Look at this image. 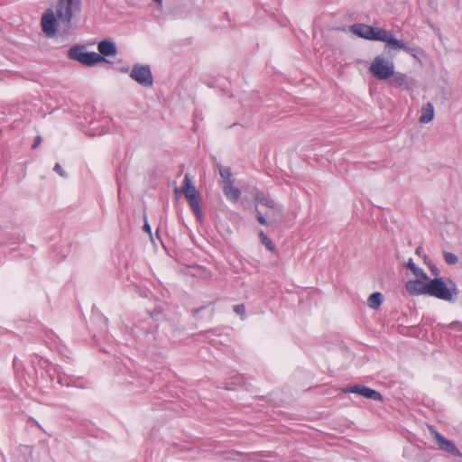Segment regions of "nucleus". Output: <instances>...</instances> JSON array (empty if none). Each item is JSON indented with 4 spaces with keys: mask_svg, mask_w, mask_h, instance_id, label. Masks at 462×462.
<instances>
[{
    "mask_svg": "<svg viewBox=\"0 0 462 462\" xmlns=\"http://www.w3.org/2000/svg\"><path fill=\"white\" fill-rule=\"evenodd\" d=\"M408 49L410 51H404L406 53L411 55L412 57L414 58H417V49L416 48H413V47H411L410 45H408Z\"/></svg>",
    "mask_w": 462,
    "mask_h": 462,
    "instance_id": "obj_30",
    "label": "nucleus"
},
{
    "mask_svg": "<svg viewBox=\"0 0 462 462\" xmlns=\"http://www.w3.org/2000/svg\"><path fill=\"white\" fill-rule=\"evenodd\" d=\"M426 289L427 295L448 302H455L459 292L455 282L449 280L446 283L441 277L430 279Z\"/></svg>",
    "mask_w": 462,
    "mask_h": 462,
    "instance_id": "obj_1",
    "label": "nucleus"
},
{
    "mask_svg": "<svg viewBox=\"0 0 462 462\" xmlns=\"http://www.w3.org/2000/svg\"><path fill=\"white\" fill-rule=\"evenodd\" d=\"M411 450L416 453V459L413 462H429V459L424 457L423 453L420 450V448L415 447H408L404 448L403 454L407 456V453Z\"/></svg>",
    "mask_w": 462,
    "mask_h": 462,
    "instance_id": "obj_22",
    "label": "nucleus"
},
{
    "mask_svg": "<svg viewBox=\"0 0 462 462\" xmlns=\"http://www.w3.org/2000/svg\"><path fill=\"white\" fill-rule=\"evenodd\" d=\"M42 28L49 37L53 36L56 32V18L51 9L47 10L42 17Z\"/></svg>",
    "mask_w": 462,
    "mask_h": 462,
    "instance_id": "obj_14",
    "label": "nucleus"
},
{
    "mask_svg": "<svg viewBox=\"0 0 462 462\" xmlns=\"http://www.w3.org/2000/svg\"><path fill=\"white\" fill-rule=\"evenodd\" d=\"M143 230H144L145 232H147L148 234H150V235L152 234L151 226H150V225L148 224V222H147V221H145V223H144V225H143Z\"/></svg>",
    "mask_w": 462,
    "mask_h": 462,
    "instance_id": "obj_33",
    "label": "nucleus"
},
{
    "mask_svg": "<svg viewBox=\"0 0 462 462\" xmlns=\"http://www.w3.org/2000/svg\"><path fill=\"white\" fill-rule=\"evenodd\" d=\"M69 60H76L86 66H94L106 60L104 57L95 51H87L81 45H75L68 51Z\"/></svg>",
    "mask_w": 462,
    "mask_h": 462,
    "instance_id": "obj_2",
    "label": "nucleus"
},
{
    "mask_svg": "<svg viewBox=\"0 0 462 462\" xmlns=\"http://www.w3.org/2000/svg\"><path fill=\"white\" fill-rule=\"evenodd\" d=\"M218 336H220V333L218 332L217 329L208 330L206 333V337L209 340V342L212 345H217V340L214 338V337H218Z\"/></svg>",
    "mask_w": 462,
    "mask_h": 462,
    "instance_id": "obj_26",
    "label": "nucleus"
},
{
    "mask_svg": "<svg viewBox=\"0 0 462 462\" xmlns=\"http://www.w3.org/2000/svg\"><path fill=\"white\" fill-rule=\"evenodd\" d=\"M255 202L270 208L273 214L281 215L282 207L277 204L268 194L256 190L254 194Z\"/></svg>",
    "mask_w": 462,
    "mask_h": 462,
    "instance_id": "obj_12",
    "label": "nucleus"
},
{
    "mask_svg": "<svg viewBox=\"0 0 462 462\" xmlns=\"http://www.w3.org/2000/svg\"><path fill=\"white\" fill-rule=\"evenodd\" d=\"M217 168H218L219 175L222 179V186L224 184L234 183V180L232 178L233 174H232L231 169L229 167H226L221 164H218Z\"/></svg>",
    "mask_w": 462,
    "mask_h": 462,
    "instance_id": "obj_18",
    "label": "nucleus"
},
{
    "mask_svg": "<svg viewBox=\"0 0 462 462\" xmlns=\"http://www.w3.org/2000/svg\"><path fill=\"white\" fill-rule=\"evenodd\" d=\"M341 391L343 393H357L361 396H364V397L373 400V401H377V402L383 401V396L379 392H377L372 388H369L365 385H363V384H355V385L344 387L341 389Z\"/></svg>",
    "mask_w": 462,
    "mask_h": 462,
    "instance_id": "obj_8",
    "label": "nucleus"
},
{
    "mask_svg": "<svg viewBox=\"0 0 462 462\" xmlns=\"http://www.w3.org/2000/svg\"><path fill=\"white\" fill-rule=\"evenodd\" d=\"M420 247H419V248H417V249H416V253H417V254H419V253H420Z\"/></svg>",
    "mask_w": 462,
    "mask_h": 462,
    "instance_id": "obj_35",
    "label": "nucleus"
},
{
    "mask_svg": "<svg viewBox=\"0 0 462 462\" xmlns=\"http://www.w3.org/2000/svg\"><path fill=\"white\" fill-rule=\"evenodd\" d=\"M129 77L142 87L150 88L153 85L152 73L148 64H134Z\"/></svg>",
    "mask_w": 462,
    "mask_h": 462,
    "instance_id": "obj_6",
    "label": "nucleus"
},
{
    "mask_svg": "<svg viewBox=\"0 0 462 462\" xmlns=\"http://www.w3.org/2000/svg\"><path fill=\"white\" fill-rule=\"evenodd\" d=\"M349 31L366 40L380 41L383 29L365 23H355L349 27Z\"/></svg>",
    "mask_w": 462,
    "mask_h": 462,
    "instance_id": "obj_7",
    "label": "nucleus"
},
{
    "mask_svg": "<svg viewBox=\"0 0 462 462\" xmlns=\"http://www.w3.org/2000/svg\"><path fill=\"white\" fill-rule=\"evenodd\" d=\"M80 4L81 0H58L56 5V15L59 22L69 26L71 22L73 13L79 11Z\"/></svg>",
    "mask_w": 462,
    "mask_h": 462,
    "instance_id": "obj_4",
    "label": "nucleus"
},
{
    "mask_svg": "<svg viewBox=\"0 0 462 462\" xmlns=\"http://www.w3.org/2000/svg\"><path fill=\"white\" fill-rule=\"evenodd\" d=\"M97 50L102 57L115 56L117 53L116 44L110 40L101 41L97 45Z\"/></svg>",
    "mask_w": 462,
    "mask_h": 462,
    "instance_id": "obj_15",
    "label": "nucleus"
},
{
    "mask_svg": "<svg viewBox=\"0 0 462 462\" xmlns=\"http://www.w3.org/2000/svg\"><path fill=\"white\" fill-rule=\"evenodd\" d=\"M450 329L462 330V323L459 321H453L448 325Z\"/></svg>",
    "mask_w": 462,
    "mask_h": 462,
    "instance_id": "obj_29",
    "label": "nucleus"
},
{
    "mask_svg": "<svg viewBox=\"0 0 462 462\" xmlns=\"http://www.w3.org/2000/svg\"><path fill=\"white\" fill-rule=\"evenodd\" d=\"M233 310L241 317L242 319H245V307L244 304H236L233 306Z\"/></svg>",
    "mask_w": 462,
    "mask_h": 462,
    "instance_id": "obj_25",
    "label": "nucleus"
},
{
    "mask_svg": "<svg viewBox=\"0 0 462 462\" xmlns=\"http://www.w3.org/2000/svg\"><path fill=\"white\" fill-rule=\"evenodd\" d=\"M255 211L257 212V220L258 222L261 224V225H263V226H268V221L266 220V218L263 217V215L258 210L257 208H255Z\"/></svg>",
    "mask_w": 462,
    "mask_h": 462,
    "instance_id": "obj_28",
    "label": "nucleus"
},
{
    "mask_svg": "<svg viewBox=\"0 0 462 462\" xmlns=\"http://www.w3.org/2000/svg\"><path fill=\"white\" fill-rule=\"evenodd\" d=\"M430 269L432 274H434L436 277L439 274V271L436 265H430Z\"/></svg>",
    "mask_w": 462,
    "mask_h": 462,
    "instance_id": "obj_32",
    "label": "nucleus"
},
{
    "mask_svg": "<svg viewBox=\"0 0 462 462\" xmlns=\"http://www.w3.org/2000/svg\"><path fill=\"white\" fill-rule=\"evenodd\" d=\"M406 267L412 272V273L416 276V278H422V279H428L427 273L424 272L423 269L418 267L412 258H410Z\"/></svg>",
    "mask_w": 462,
    "mask_h": 462,
    "instance_id": "obj_20",
    "label": "nucleus"
},
{
    "mask_svg": "<svg viewBox=\"0 0 462 462\" xmlns=\"http://www.w3.org/2000/svg\"><path fill=\"white\" fill-rule=\"evenodd\" d=\"M42 143V137L41 136H37L32 145V149H36Z\"/></svg>",
    "mask_w": 462,
    "mask_h": 462,
    "instance_id": "obj_31",
    "label": "nucleus"
},
{
    "mask_svg": "<svg viewBox=\"0 0 462 462\" xmlns=\"http://www.w3.org/2000/svg\"><path fill=\"white\" fill-rule=\"evenodd\" d=\"M445 262L449 265H454L458 262L457 256L450 252H444L443 254Z\"/></svg>",
    "mask_w": 462,
    "mask_h": 462,
    "instance_id": "obj_24",
    "label": "nucleus"
},
{
    "mask_svg": "<svg viewBox=\"0 0 462 462\" xmlns=\"http://www.w3.org/2000/svg\"><path fill=\"white\" fill-rule=\"evenodd\" d=\"M391 83L395 87H402L407 84V76L405 74L400 72H393V75L391 76Z\"/></svg>",
    "mask_w": 462,
    "mask_h": 462,
    "instance_id": "obj_21",
    "label": "nucleus"
},
{
    "mask_svg": "<svg viewBox=\"0 0 462 462\" xmlns=\"http://www.w3.org/2000/svg\"><path fill=\"white\" fill-rule=\"evenodd\" d=\"M383 296L381 292H374L372 293L368 300H367V305L372 310H377L383 303Z\"/></svg>",
    "mask_w": 462,
    "mask_h": 462,
    "instance_id": "obj_19",
    "label": "nucleus"
},
{
    "mask_svg": "<svg viewBox=\"0 0 462 462\" xmlns=\"http://www.w3.org/2000/svg\"><path fill=\"white\" fill-rule=\"evenodd\" d=\"M181 191L183 192L185 199L189 202V207L194 212L198 218L202 217V210L199 202V192L194 186L189 174H185L183 183L181 186Z\"/></svg>",
    "mask_w": 462,
    "mask_h": 462,
    "instance_id": "obj_3",
    "label": "nucleus"
},
{
    "mask_svg": "<svg viewBox=\"0 0 462 462\" xmlns=\"http://www.w3.org/2000/svg\"><path fill=\"white\" fill-rule=\"evenodd\" d=\"M222 189L225 196L230 201L236 202L239 199L241 191L239 189L234 187V183L224 184Z\"/></svg>",
    "mask_w": 462,
    "mask_h": 462,
    "instance_id": "obj_16",
    "label": "nucleus"
},
{
    "mask_svg": "<svg viewBox=\"0 0 462 462\" xmlns=\"http://www.w3.org/2000/svg\"><path fill=\"white\" fill-rule=\"evenodd\" d=\"M47 374L51 381L57 380V383L60 386L70 387L74 385L72 378L66 374L59 365H51L47 370Z\"/></svg>",
    "mask_w": 462,
    "mask_h": 462,
    "instance_id": "obj_11",
    "label": "nucleus"
},
{
    "mask_svg": "<svg viewBox=\"0 0 462 462\" xmlns=\"http://www.w3.org/2000/svg\"><path fill=\"white\" fill-rule=\"evenodd\" d=\"M434 118V106L431 103L428 102L421 107V114L420 116V123L428 124Z\"/></svg>",
    "mask_w": 462,
    "mask_h": 462,
    "instance_id": "obj_17",
    "label": "nucleus"
},
{
    "mask_svg": "<svg viewBox=\"0 0 462 462\" xmlns=\"http://www.w3.org/2000/svg\"><path fill=\"white\" fill-rule=\"evenodd\" d=\"M393 62L381 55L376 56L370 66L371 74L380 80L391 78V76L393 75Z\"/></svg>",
    "mask_w": 462,
    "mask_h": 462,
    "instance_id": "obj_5",
    "label": "nucleus"
},
{
    "mask_svg": "<svg viewBox=\"0 0 462 462\" xmlns=\"http://www.w3.org/2000/svg\"><path fill=\"white\" fill-rule=\"evenodd\" d=\"M428 279H422V278H416V280L409 281L406 285V291L411 295H427V289L428 286Z\"/></svg>",
    "mask_w": 462,
    "mask_h": 462,
    "instance_id": "obj_13",
    "label": "nucleus"
},
{
    "mask_svg": "<svg viewBox=\"0 0 462 462\" xmlns=\"http://www.w3.org/2000/svg\"><path fill=\"white\" fill-rule=\"evenodd\" d=\"M53 171L62 178H67L68 176L66 171L62 169L60 163H56L54 165Z\"/></svg>",
    "mask_w": 462,
    "mask_h": 462,
    "instance_id": "obj_27",
    "label": "nucleus"
},
{
    "mask_svg": "<svg viewBox=\"0 0 462 462\" xmlns=\"http://www.w3.org/2000/svg\"><path fill=\"white\" fill-rule=\"evenodd\" d=\"M2 460V457H0V461Z\"/></svg>",
    "mask_w": 462,
    "mask_h": 462,
    "instance_id": "obj_36",
    "label": "nucleus"
},
{
    "mask_svg": "<svg viewBox=\"0 0 462 462\" xmlns=\"http://www.w3.org/2000/svg\"><path fill=\"white\" fill-rule=\"evenodd\" d=\"M159 5H162V0H154Z\"/></svg>",
    "mask_w": 462,
    "mask_h": 462,
    "instance_id": "obj_34",
    "label": "nucleus"
},
{
    "mask_svg": "<svg viewBox=\"0 0 462 462\" xmlns=\"http://www.w3.org/2000/svg\"><path fill=\"white\" fill-rule=\"evenodd\" d=\"M259 238L261 243L270 251H274L273 241L264 234L263 231L259 232Z\"/></svg>",
    "mask_w": 462,
    "mask_h": 462,
    "instance_id": "obj_23",
    "label": "nucleus"
},
{
    "mask_svg": "<svg viewBox=\"0 0 462 462\" xmlns=\"http://www.w3.org/2000/svg\"><path fill=\"white\" fill-rule=\"evenodd\" d=\"M430 432L439 449L444 450L454 457H459L462 456L460 450L456 447L453 441L446 439L442 434L435 430H431Z\"/></svg>",
    "mask_w": 462,
    "mask_h": 462,
    "instance_id": "obj_9",
    "label": "nucleus"
},
{
    "mask_svg": "<svg viewBox=\"0 0 462 462\" xmlns=\"http://www.w3.org/2000/svg\"><path fill=\"white\" fill-rule=\"evenodd\" d=\"M379 42H385L387 44L386 48H388L389 51H391V50H394V51H401V50H402V51H410L408 49V44L405 43L402 40L396 39V37L394 36V34H393V32L392 31H386V30L383 29L382 36H381V39H380Z\"/></svg>",
    "mask_w": 462,
    "mask_h": 462,
    "instance_id": "obj_10",
    "label": "nucleus"
}]
</instances>
